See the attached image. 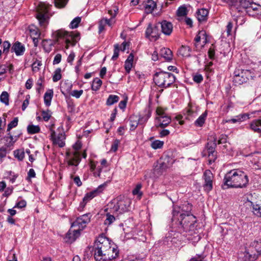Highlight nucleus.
Wrapping results in <instances>:
<instances>
[{"instance_id": "obj_52", "label": "nucleus", "mask_w": 261, "mask_h": 261, "mask_svg": "<svg viewBox=\"0 0 261 261\" xmlns=\"http://www.w3.org/2000/svg\"><path fill=\"white\" fill-rule=\"evenodd\" d=\"M206 115H200L195 121L194 124L196 126L201 127L205 123Z\"/></svg>"}, {"instance_id": "obj_35", "label": "nucleus", "mask_w": 261, "mask_h": 261, "mask_svg": "<svg viewBox=\"0 0 261 261\" xmlns=\"http://www.w3.org/2000/svg\"><path fill=\"white\" fill-rule=\"evenodd\" d=\"M191 48L189 46L182 45L178 50V53L183 57H191Z\"/></svg>"}, {"instance_id": "obj_8", "label": "nucleus", "mask_w": 261, "mask_h": 261, "mask_svg": "<svg viewBox=\"0 0 261 261\" xmlns=\"http://www.w3.org/2000/svg\"><path fill=\"white\" fill-rule=\"evenodd\" d=\"M66 161L67 162V168L71 172L70 178H72L73 175L78 169V166L81 162V159L75 158L74 153H66Z\"/></svg>"}, {"instance_id": "obj_13", "label": "nucleus", "mask_w": 261, "mask_h": 261, "mask_svg": "<svg viewBox=\"0 0 261 261\" xmlns=\"http://www.w3.org/2000/svg\"><path fill=\"white\" fill-rule=\"evenodd\" d=\"M50 139L55 145H57L60 147H63L65 146V135L64 133L56 134L55 131H52L50 135Z\"/></svg>"}, {"instance_id": "obj_46", "label": "nucleus", "mask_w": 261, "mask_h": 261, "mask_svg": "<svg viewBox=\"0 0 261 261\" xmlns=\"http://www.w3.org/2000/svg\"><path fill=\"white\" fill-rule=\"evenodd\" d=\"M249 115H237L236 118L229 119L227 120V122H231L233 123H236L237 122H241L244 121L246 119H249Z\"/></svg>"}, {"instance_id": "obj_42", "label": "nucleus", "mask_w": 261, "mask_h": 261, "mask_svg": "<svg viewBox=\"0 0 261 261\" xmlns=\"http://www.w3.org/2000/svg\"><path fill=\"white\" fill-rule=\"evenodd\" d=\"M93 195H92V193H87L83 199V201L80 203V206L82 208H84L86 203L91 200L92 198H93Z\"/></svg>"}, {"instance_id": "obj_4", "label": "nucleus", "mask_w": 261, "mask_h": 261, "mask_svg": "<svg viewBox=\"0 0 261 261\" xmlns=\"http://www.w3.org/2000/svg\"><path fill=\"white\" fill-rule=\"evenodd\" d=\"M260 76L259 71H255L253 68L236 69L234 71L233 82L236 86L240 85L250 80H254Z\"/></svg>"}, {"instance_id": "obj_41", "label": "nucleus", "mask_w": 261, "mask_h": 261, "mask_svg": "<svg viewBox=\"0 0 261 261\" xmlns=\"http://www.w3.org/2000/svg\"><path fill=\"white\" fill-rule=\"evenodd\" d=\"M119 100V97L116 95H110L107 100L106 103L108 106H111L117 102Z\"/></svg>"}, {"instance_id": "obj_23", "label": "nucleus", "mask_w": 261, "mask_h": 261, "mask_svg": "<svg viewBox=\"0 0 261 261\" xmlns=\"http://www.w3.org/2000/svg\"><path fill=\"white\" fill-rule=\"evenodd\" d=\"M253 0H237V5H235L234 8L238 12L242 11L243 9L248 10L253 4Z\"/></svg>"}, {"instance_id": "obj_44", "label": "nucleus", "mask_w": 261, "mask_h": 261, "mask_svg": "<svg viewBox=\"0 0 261 261\" xmlns=\"http://www.w3.org/2000/svg\"><path fill=\"white\" fill-rule=\"evenodd\" d=\"M43 82L44 79L42 77H40L37 80L36 85V90L38 94H40L44 89V86L43 85Z\"/></svg>"}, {"instance_id": "obj_58", "label": "nucleus", "mask_w": 261, "mask_h": 261, "mask_svg": "<svg viewBox=\"0 0 261 261\" xmlns=\"http://www.w3.org/2000/svg\"><path fill=\"white\" fill-rule=\"evenodd\" d=\"M72 84L69 81H66L64 83L62 88H63L67 93H70L72 90Z\"/></svg>"}, {"instance_id": "obj_47", "label": "nucleus", "mask_w": 261, "mask_h": 261, "mask_svg": "<svg viewBox=\"0 0 261 261\" xmlns=\"http://www.w3.org/2000/svg\"><path fill=\"white\" fill-rule=\"evenodd\" d=\"M62 78L61 69V68H57L56 69L53 75V81L57 82L61 80Z\"/></svg>"}, {"instance_id": "obj_54", "label": "nucleus", "mask_w": 261, "mask_h": 261, "mask_svg": "<svg viewBox=\"0 0 261 261\" xmlns=\"http://www.w3.org/2000/svg\"><path fill=\"white\" fill-rule=\"evenodd\" d=\"M67 4V0H54V5L56 8H63Z\"/></svg>"}, {"instance_id": "obj_21", "label": "nucleus", "mask_w": 261, "mask_h": 261, "mask_svg": "<svg viewBox=\"0 0 261 261\" xmlns=\"http://www.w3.org/2000/svg\"><path fill=\"white\" fill-rule=\"evenodd\" d=\"M25 51L24 45L20 42H14L11 46V52L14 53L16 56H22Z\"/></svg>"}, {"instance_id": "obj_61", "label": "nucleus", "mask_w": 261, "mask_h": 261, "mask_svg": "<svg viewBox=\"0 0 261 261\" xmlns=\"http://www.w3.org/2000/svg\"><path fill=\"white\" fill-rule=\"evenodd\" d=\"M193 80L195 83L199 84L203 81V78L201 74L196 73L193 74Z\"/></svg>"}, {"instance_id": "obj_57", "label": "nucleus", "mask_w": 261, "mask_h": 261, "mask_svg": "<svg viewBox=\"0 0 261 261\" xmlns=\"http://www.w3.org/2000/svg\"><path fill=\"white\" fill-rule=\"evenodd\" d=\"M36 18L39 21L40 26H44L47 20V17L44 14H39L37 15Z\"/></svg>"}, {"instance_id": "obj_7", "label": "nucleus", "mask_w": 261, "mask_h": 261, "mask_svg": "<svg viewBox=\"0 0 261 261\" xmlns=\"http://www.w3.org/2000/svg\"><path fill=\"white\" fill-rule=\"evenodd\" d=\"M192 208V205L187 202H185L179 206L174 205L172 210V222H174V221L176 220V218L182 217L187 214L192 215L191 212Z\"/></svg>"}, {"instance_id": "obj_48", "label": "nucleus", "mask_w": 261, "mask_h": 261, "mask_svg": "<svg viewBox=\"0 0 261 261\" xmlns=\"http://www.w3.org/2000/svg\"><path fill=\"white\" fill-rule=\"evenodd\" d=\"M3 49V54L7 56L9 53L10 49H11V45L9 41H5L2 44Z\"/></svg>"}, {"instance_id": "obj_25", "label": "nucleus", "mask_w": 261, "mask_h": 261, "mask_svg": "<svg viewBox=\"0 0 261 261\" xmlns=\"http://www.w3.org/2000/svg\"><path fill=\"white\" fill-rule=\"evenodd\" d=\"M57 37L58 38H64L65 39V41L67 44L70 43V39L73 38V36L71 33H69L64 30H58L56 32Z\"/></svg>"}, {"instance_id": "obj_59", "label": "nucleus", "mask_w": 261, "mask_h": 261, "mask_svg": "<svg viewBox=\"0 0 261 261\" xmlns=\"http://www.w3.org/2000/svg\"><path fill=\"white\" fill-rule=\"evenodd\" d=\"M142 188V185L138 184L136 185L135 188L133 190V194L134 195H138L140 198L142 195V193L140 191V189Z\"/></svg>"}, {"instance_id": "obj_20", "label": "nucleus", "mask_w": 261, "mask_h": 261, "mask_svg": "<svg viewBox=\"0 0 261 261\" xmlns=\"http://www.w3.org/2000/svg\"><path fill=\"white\" fill-rule=\"evenodd\" d=\"M161 25V32L166 36H170L173 32V24L170 21L163 20L158 23Z\"/></svg>"}, {"instance_id": "obj_28", "label": "nucleus", "mask_w": 261, "mask_h": 261, "mask_svg": "<svg viewBox=\"0 0 261 261\" xmlns=\"http://www.w3.org/2000/svg\"><path fill=\"white\" fill-rule=\"evenodd\" d=\"M160 55L166 61L170 62L172 60L173 54L169 48H162L160 50Z\"/></svg>"}, {"instance_id": "obj_49", "label": "nucleus", "mask_w": 261, "mask_h": 261, "mask_svg": "<svg viewBox=\"0 0 261 261\" xmlns=\"http://www.w3.org/2000/svg\"><path fill=\"white\" fill-rule=\"evenodd\" d=\"M81 21V17L79 16H77L75 17L70 22L69 24V27L71 29H76L79 27V23Z\"/></svg>"}, {"instance_id": "obj_55", "label": "nucleus", "mask_w": 261, "mask_h": 261, "mask_svg": "<svg viewBox=\"0 0 261 261\" xmlns=\"http://www.w3.org/2000/svg\"><path fill=\"white\" fill-rule=\"evenodd\" d=\"M215 51L216 48L215 45L214 44H212L207 52L208 57L212 60H214L215 59Z\"/></svg>"}, {"instance_id": "obj_33", "label": "nucleus", "mask_w": 261, "mask_h": 261, "mask_svg": "<svg viewBox=\"0 0 261 261\" xmlns=\"http://www.w3.org/2000/svg\"><path fill=\"white\" fill-rule=\"evenodd\" d=\"M28 30L29 32L31 37H40L41 35L39 29L34 24L29 25L28 27Z\"/></svg>"}, {"instance_id": "obj_6", "label": "nucleus", "mask_w": 261, "mask_h": 261, "mask_svg": "<svg viewBox=\"0 0 261 261\" xmlns=\"http://www.w3.org/2000/svg\"><path fill=\"white\" fill-rule=\"evenodd\" d=\"M175 76L168 72L160 71L153 75L154 83L161 88H167L170 87L175 81Z\"/></svg>"}, {"instance_id": "obj_63", "label": "nucleus", "mask_w": 261, "mask_h": 261, "mask_svg": "<svg viewBox=\"0 0 261 261\" xmlns=\"http://www.w3.org/2000/svg\"><path fill=\"white\" fill-rule=\"evenodd\" d=\"M205 256L203 254H196L189 261H205Z\"/></svg>"}, {"instance_id": "obj_17", "label": "nucleus", "mask_w": 261, "mask_h": 261, "mask_svg": "<svg viewBox=\"0 0 261 261\" xmlns=\"http://www.w3.org/2000/svg\"><path fill=\"white\" fill-rule=\"evenodd\" d=\"M247 13L255 18L261 19V5L253 3L251 7L246 10Z\"/></svg>"}, {"instance_id": "obj_9", "label": "nucleus", "mask_w": 261, "mask_h": 261, "mask_svg": "<svg viewBox=\"0 0 261 261\" xmlns=\"http://www.w3.org/2000/svg\"><path fill=\"white\" fill-rule=\"evenodd\" d=\"M161 34L158 23L154 25L151 23L148 24L145 33L146 38L151 41H156L160 38Z\"/></svg>"}, {"instance_id": "obj_39", "label": "nucleus", "mask_w": 261, "mask_h": 261, "mask_svg": "<svg viewBox=\"0 0 261 261\" xmlns=\"http://www.w3.org/2000/svg\"><path fill=\"white\" fill-rule=\"evenodd\" d=\"M42 47L45 53H49L52 49V43L49 40H43L42 41Z\"/></svg>"}, {"instance_id": "obj_14", "label": "nucleus", "mask_w": 261, "mask_h": 261, "mask_svg": "<svg viewBox=\"0 0 261 261\" xmlns=\"http://www.w3.org/2000/svg\"><path fill=\"white\" fill-rule=\"evenodd\" d=\"M203 178L204 180L203 185V188L205 191L208 192L213 189V180L214 176L211 171L210 170H205L203 173Z\"/></svg>"}, {"instance_id": "obj_51", "label": "nucleus", "mask_w": 261, "mask_h": 261, "mask_svg": "<svg viewBox=\"0 0 261 261\" xmlns=\"http://www.w3.org/2000/svg\"><path fill=\"white\" fill-rule=\"evenodd\" d=\"M120 46L118 44H115L114 45V53L112 57L111 60L113 61L116 60L119 55Z\"/></svg>"}, {"instance_id": "obj_60", "label": "nucleus", "mask_w": 261, "mask_h": 261, "mask_svg": "<svg viewBox=\"0 0 261 261\" xmlns=\"http://www.w3.org/2000/svg\"><path fill=\"white\" fill-rule=\"evenodd\" d=\"M18 119L17 117L15 118L12 121H11L8 125L7 132H10V130L15 127L18 124Z\"/></svg>"}, {"instance_id": "obj_64", "label": "nucleus", "mask_w": 261, "mask_h": 261, "mask_svg": "<svg viewBox=\"0 0 261 261\" xmlns=\"http://www.w3.org/2000/svg\"><path fill=\"white\" fill-rule=\"evenodd\" d=\"M83 93V90H74L70 93V94L76 98H79Z\"/></svg>"}, {"instance_id": "obj_40", "label": "nucleus", "mask_w": 261, "mask_h": 261, "mask_svg": "<svg viewBox=\"0 0 261 261\" xmlns=\"http://www.w3.org/2000/svg\"><path fill=\"white\" fill-rule=\"evenodd\" d=\"M0 101L6 106L9 104V95L7 91H3L0 95Z\"/></svg>"}, {"instance_id": "obj_18", "label": "nucleus", "mask_w": 261, "mask_h": 261, "mask_svg": "<svg viewBox=\"0 0 261 261\" xmlns=\"http://www.w3.org/2000/svg\"><path fill=\"white\" fill-rule=\"evenodd\" d=\"M80 235L81 233L78 231V230L71 227L66 233L64 239L65 242L70 244L74 242Z\"/></svg>"}, {"instance_id": "obj_22", "label": "nucleus", "mask_w": 261, "mask_h": 261, "mask_svg": "<svg viewBox=\"0 0 261 261\" xmlns=\"http://www.w3.org/2000/svg\"><path fill=\"white\" fill-rule=\"evenodd\" d=\"M244 205L247 207L250 208L251 210L253 215L255 216L261 218V205L254 203L253 202L247 200L244 203Z\"/></svg>"}, {"instance_id": "obj_26", "label": "nucleus", "mask_w": 261, "mask_h": 261, "mask_svg": "<svg viewBox=\"0 0 261 261\" xmlns=\"http://www.w3.org/2000/svg\"><path fill=\"white\" fill-rule=\"evenodd\" d=\"M156 123L161 127L166 126L171 122V118L168 115H159V116L156 118Z\"/></svg>"}, {"instance_id": "obj_30", "label": "nucleus", "mask_w": 261, "mask_h": 261, "mask_svg": "<svg viewBox=\"0 0 261 261\" xmlns=\"http://www.w3.org/2000/svg\"><path fill=\"white\" fill-rule=\"evenodd\" d=\"M54 95L53 89H48L45 93L43 97L44 102L46 106L48 107L51 104V101Z\"/></svg>"}, {"instance_id": "obj_1", "label": "nucleus", "mask_w": 261, "mask_h": 261, "mask_svg": "<svg viewBox=\"0 0 261 261\" xmlns=\"http://www.w3.org/2000/svg\"><path fill=\"white\" fill-rule=\"evenodd\" d=\"M92 252L96 261H110L115 259L119 253L116 245L102 235L95 241Z\"/></svg>"}, {"instance_id": "obj_24", "label": "nucleus", "mask_w": 261, "mask_h": 261, "mask_svg": "<svg viewBox=\"0 0 261 261\" xmlns=\"http://www.w3.org/2000/svg\"><path fill=\"white\" fill-rule=\"evenodd\" d=\"M142 5L145 13L148 14L152 13L156 7V3L153 0H146L143 1Z\"/></svg>"}, {"instance_id": "obj_56", "label": "nucleus", "mask_w": 261, "mask_h": 261, "mask_svg": "<svg viewBox=\"0 0 261 261\" xmlns=\"http://www.w3.org/2000/svg\"><path fill=\"white\" fill-rule=\"evenodd\" d=\"M14 155L19 161H22L24 158V152L23 150L17 149L14 151Z\"/></svg>"}, {"instance_id": "obj_45", "label": "nucleus", "mask_w": 261, "mask_h": 261, "mask_svg": "<svg viewBox=\"0 0 261 261\" xmlns=\"http://www.w3.org/2000/svg\"><path fill=\"white\" fill-rule=\"evenodd\" d=\"M13 68V65L12 64L7 66L6 64H3L0 63V75H3L7 73L9 70V72H11V70Z\"/></svg>"}, {"instance_id": "obj_3", "label": "nucleus", "mask_w": 261, "mask_h": 261, "mask_svg": "<svg viewBox=\"0 0 261 261\" xmlns=\"http://www.w3.org/2000/svg\"><path fill=\"white\" fill-rule=\"evenodd\" d=\"M248 182L247 174L239 169H235L227 172L225 175L222 188H242L246 187Z\"/></svg>"}, {"instance_id": "obj_19", "label": "nucleus", "mask_w": 261, "mask_h": 261, "mask_svg": "<svg viewBox=\"0 0 261 261\" xmlns=\"http://www.w3.org/2000/svg\"><path fill=\"white\" fill-rule=\"evenodd\" d=\"M179 237V233L178 232L171 230L166 234L164 243L167 245L176 244L177 242L180 241Z\"/></svg>"}, {"instance_id": "obj_32", "label": "nucleus", "mask_w": 261, "mask_h": 261, "mask_svg": "<svg viewBox=\"0 0 261 261\" xmlns=\"http://www.w3.org/2000/svg\"><path fill=\"white\" fill-rule=\"evenodd\" d=\"M106 211L107 213H106V219L105 220L104 224L107 225H110L115 221V217L118 216L116 214H113L110 211H108L107 208L106 209Z\"/></svg>"}, {"instance_id": "obj_2", "label": "nucleus", "mask_w": 261, "mask_h": 261, "mask_svg": "<svg viewBox=\"0 0 261 261\" xmlns=\"http://www.w3.org/2000/svg\"><path fill=\"white\" fill-rule=\"evenodd\" d=\"M174 222L180 233H182V231L185 232L183 236H185L187 240L193 242H197L200 240V237L195 227L196 218L193 215L187 214L182 217L176 218Z\"/></svg>"}, {"instance_id": "obj_38", "label": "nucleus", "mask_w": 261, "mask_h": 261, "mask_svg": "<svg viewBox=\"0 0 261 261\" xmlns=\"http://www.w3.org/2000/svg\"><path fill=\"white\" fill-rule=\"evenodd\" d=\"M102 84V81L98 77H95L93 79L91 84V89L93 91H97L101 87Z\"/></svg>"}, {"instance_id": "obj_16", "label": "nucleus", "mask_w": 261, "mask_h": 261, "mask_svg": "<svg viewBox=\"0 0 261 261\" xmlns=\"http://www.w3.org/2000/svg\"><path fill=\"white\" fill-rule=\"evenodd\" d=\"M209 10L207 9L202 8L198 9L195 13V16L199 23H205L207 21L208 18Z\"/></svg>"}, {"instance_id": "obj_50", "label": "nucleus", "mask_w": 261, "mask_h": 261, "mask_svg": "<svg viewBox=\"0 0 261 261\" xmlns=\"http://www.w3.org/2000/svg\"><path fill=\"white\" fill-rule=\"evenodd\" d=\"M250 252L251 253L248 251L246 252V254L245 255V258L246 259H247L248 261H254L257 258L258 254L254 253L253 251Z\"/></svg>"}, {"instance_id": "obj_10", "label": "nucleus", "mask_w": 261, "mask_h": 261, "mask_svg": "<svg viewBox=\"0 0 261 261\" xmlns=\"http://www.w3.org/2000/svg\"><path fill=\"white\" fill-rule=\"evenodd\" d=\"M91 216L90 213L83 215L76 218L72 223L71 227L72 228H75L81 232L86 227L87 224L90 222Z\"/></svg>"}, {"instance_id": "obj_62", "label": "nucleus", "mask_w": 261, "mask_h": 261, "mask_svg": "<svg viewBox=\"0 0 261 261\" xmlns=\"http://www.w3.org/2000/svg\"><path fill=\"white\" fill-rule=\"evenodd\" d=\"M120 143V140L118 139L114 140L112 144L110 151L114 152H116L118 149V147Z\"/></svg>"}, {"instance_id": "obj_15", "label": "nucleus", "mask_w": 261, "mask_h": 261, "mask_svg": "<svg viewBox=\"0 0 261 261\" xmlns=\"http://www.w3.org/2000/svg\"><path fill=\"white\" fill-rule=\"evenodd\" d=\"M216 147V139L214 141H210L206 144V150L208 156V162L210 164L214 163L217 159V152L215 151Z\"/></svg>"}, {"instance_id": "obj_31", "label": "nucleus", "mask_w": 261, "mask_h": 261, "mask_svg": "<svg viewBox=\"0 0 261 261\" xmlns=\"http://www.w3.org/2000/svg\"><path fill=\"white\" fill-rule=\"evenodd\" d=\"M81 143L79 142H77L74 145H73L72 149L67 151L66 153H74L75 158H76L81 159V153L80 151V149H81Z\"/></svg>"}, {"instance_id": "obj_27", "label": "nucleus", "mask_w": 261, "mask_h": 261, "mask_svg": "<svg viewBox=\"0 0 261 261\" xmlns=\"http://www.w3.org/2000/svg\"><path fill=\"white\" fill-rule=\"evenodd\" d=\"M134 59V54L131 53L124 62V69L126 73L129 74L133 67V61Z\"/></svg>"}, {"instance_id": "obj_43", "label": "nucleus", "mask_w": 261, "mask_h": 261, "mask_svg": "<svg viewBox=\"0 0 261 261\" xmlns=\"http://www.w3.org/2000/svg\"><path fill=\"white\" fill-rule=\"evenodd\" d=\"M188 13V10L187 9V8L185 6H180L178 7L177 9V10L176 11V15L177 16L180 17V16H186Z\"/></svg>"}, {"instance_id": "obj_12", "label": "nucleus", "mask_w": 261, "mask_h": 261, "mask_svg": "<svg viewBox=\"0 0 261 261\" xmlns=\"http://www.w3.org/2000/svg\"><path fill=\"white\" fill-rule=\"evenodd\" d=\"M194 45L197 49L202 48L208 42L205 32L199 31L194 38Z\"/></svg>"}, {"instance_id": "obj_5", "label": "nucleus", "mask_w": 261, "mask_h": 261, "mask_svg": "<svg viewBox=\"0 0 261 261\" xmlns=\"http://www.w3.org/2000/svg\"><path fill=\"white\" fill-rule=\"evenodd\" d=\"M131 201L128 198H117L109 202L107 205V210L113 214L118 216L129 210Z\"/></svg>"}, {"instance_id": "obj_11", "label": "nucleus", "mask_w": 261, "mask_h": 261, "mask_svg": "<svg viewBox=\"0 0 261 261\" xmlns=\"http://www.w3.org/2000/svg\"><path fill=\"white\" fill-rule=\"evenodd\" d=\"M238 108L234 95L225 100L224 103L221 106L222 111L225 113H234Z\"/></svg>"}, {"instance_id": "obj_34", "label": "nucleus", "mask_w": 261, "mask_h": 261, "mask_svg": "<svg viewBox=\"0 0 261 261\" xmlns=\"http://www.w3.org/2000/svg\"><path fill=\"white\" fill-rule=\"evenodd\" d=\"M253 250H254L257 254L261 255V240L254 241L251 243L249 251L253 252Z\"/></svg>"}, {"instance_id": "obj_37", "label": "nucleus", "mask_w": 261, "mask_h": 261, "mask_svg": "<svg viewBox=\"0 0 261 261\" xmlns=\"http://www.w3.org/2000/svg\"><path fill=\"white\" fill-rule=\"evenodd\" d=\"M27 132L30 135H33L39 133L40 132V128L38 125H34L30 122L27 128Z\"/></svg>"}, {"instance_id": "obj_36", "label": "nucleus", "mask_w": 261, "mask_h": 261, "mask_svg": "<svg viewBox=\"0 0 261 261\" xmlns=\"http://www.w3.org/2000/svg\"><path fill=\"white\" fill-rule=\"evenodd\" d=\"M250 128L254 132L261 133V119L253 120L250 124Z\"/></svg>"}, {"instance_id": "obj_29", "label": "nucleus", "mask_w": 261, "mask_h": 261, "mask_svg": "<svg viewBox=\"0 0 261 261\" xmlns=\"http://www.w3.org/2000/svg\"><path fill=\"white\" fill-rule=\"evenodd\" d=\"M140 115H130L129 117L130 130H134L139 124Z\"/></svg>"}, {"instance_id": "obj_53", "label": "nucleus", "mask_w": 261, "mask_h": 261, "mask_svg": "<svg viewBox=\"0 0 261 261\" xmlns=\"http://www.w3.org/2000/svg\"><path fill=\"white\" fill-rule=\"evenodd\" d=\"M164 143L163 141L156 140L151 142V147L154 149H160L163 146Z\"/></svg>"}]
</instances>
